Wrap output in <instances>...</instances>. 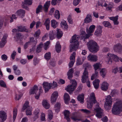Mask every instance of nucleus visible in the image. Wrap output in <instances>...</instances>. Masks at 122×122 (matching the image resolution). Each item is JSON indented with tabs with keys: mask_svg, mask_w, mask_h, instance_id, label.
Instances as JSON below:
<instances>
[{
	"mask_svg": "<svg viewBox=\"0 0 122 122\" xmlns=\"http://www.w3.org/2000/svg\"><path fill=\"white\" fill-rule=\"evenodd\" d=\"M95 103H96V104L95 105L94 109L95 111V109L97 108H101L99 106V103L97 102L96 100L94 93L92 92L90 95L89 101L87 104L88 108H92L93 104Z\"/></svg>",
	"mask_w": 122,
	"mask_h": 122,
	"instance_id": "1",
	"label": "nucleus"
},
{
	"mask_svg": "<svg viewBox=\"0 0 122 122\" xmlns=\"http://www.w3.org/2000/svg\"><path fill=\"white\" fill-rule=\"evenodd\" d=\"M70 42L71 44L70 45V51L72 52L78 48L79 45L78 41V37L77 35L75 34L72 37Z\"/></svg>",
	"mask_w": 122,
	"mask_h": 122,
	"instance_id": "2",
	"label": "nucleus"
},
{
	"mask_svg": "<svg viewBox=\"0 0 122 122\" xmlns=\"http://www.w3.org/2000/svg\"><path fill=\"white\" fill-rule=\"evenodd\" d=\"M122 111V102L118 101L115 103L112 110V112L114 115L119 114Z\"/></svg>",
	"mask_w": 122,
	"mask_h": 122,
	"instance_id": "3",
	"label": "nucleus"
},
{
	"mask_svg": "<svg viewBox=\"0 0 122 122\" xmlns=\"http://www.w3.org/2000/svg\"><path fill=\"white\" fill-rule=\"evenodd\" d=\"M87 46L89 51L91 52L96 53L99 50V46L97 43L92 40L88 42Z\"/></svg>",
	"mask_w": 122,
	"mask_h": 122,
	"instance_id": "4",
	"label": "nucleus"
},
{
	"mask_svg": "<svg viewBox=\"0 0 122 122\" xmlns=\"http://www.w3.org/2000/svg\"><path fill=\"white\" fill-rule=\"evenodd\" d=\"M86 69L85 68V70L83 72V75L81 77V81L83 83H84L86 82L87 86L89 87H90L91 86L88 77V72L86 70Z\"/></svg>",
	"mask_w": 122,
	"mask_h": 122,
	"instance_id": "5",
	"label": "nucleus"
},
{
	"mask_svg": "<svg viewBox=\"0 0 122 122\" xmlns=\"http://www.w3.org/2000/svg\"><path fill=\"white\" fill-rule=\"evenodd\" d=\"M106 102L105 103L104 107L105 109L107 110L110 109L112 103V99L110 96H108L106 98Z\"/></svg>",
	"mask_w": 122,
	"mask_h": 122,
	"instance_id": "6",
	"label": "nucleus"
},
{
	"mask_svg": "<svg viewBox=\"0 0 122 122\" xmlns=\"http://www.w3.org/2000/svg\"><path fill=\"white\" fill-rule=\"evenodd\" d=\"M77 83L75 80L73 81L71 84L68 85L66 89V91L68 92L69 93L71 94L72 93V92L76 87Z\"/></svg>",
	"mask_w": 122,
	"mask_h": 122,
	"instance_id": "7",
	"label": "nucleus"
},
{
	"mask_svg": "<svg viewBox=\"0 0 122 122\" xmlns=\"http://www.w3.org/2000/svg\"><path fill=\"white\" fill-rule=\"evenodd\" d=\"M107 59L109 63H111L112 60L117 61H118V57L116 55L108 53L107 55Z\"/></svg>",
	"mask_w": 122,
	"mask_h": 122,
	"instance_id": "8",
	"label": "nucleus"
},
{
	"mask_svg": "<svg viewBox=\"0 0 122 122\" xmlns=\"http://www.w3.org/2000/svg\"><path fill=\"white\" fill-rule=\"evenodd\" d=\"M113 49L115 52L120 54L122 52V46L120 43H117L114 45Z\"/></svg>",
	"mask_w": 122,
	"mask_h": 122,
	"instance_id": "9",
	"label": "nucleus"
},
{
	"mask_svg": "<svg viewBox=\"0 0 122 122\" xmlns=\"http://www.w3.org/2000/svg\"><path fill=\"white\" fill-rule=\"evenodd\" d=\"M95 111L96 113V116L99 118H102L103 114V110L101 108H97L95 109Z\"/></svg>",
	"mask_w": 122,
	"mask_h": 122,
	"instance_id": "10",
	"label": "nucleus"
},
{
	"mask_svg": "<svg viewBox=\"0 0 122 122\" xmlns=\"http://www.w3.org/2000/svg\"><path fill=\"white\" fill-rule=\"evenodd\" d=\"M43 85L44 89L45 92L46 93L50 90L51 87V84L47 82H45L43 84Z\"/></svg>",
	"mask_w": 122,
	"mask_h": 122,
	"instance_id": "11",
	"label": "nucleus"
},
{
	"mask_svg": "<svg viewBox=\"0 0 122 122\" xmlns=\"http://www.w3.org/2000/svg\"><path fill=\"white\" fill-rule=\"evenodd\" d=\"M58 94L57 92H55L52 93L51 96V101L52 103L56 102Z\"/></svg>",
	"mask_w": 122,
	"mask_h": 122,
	"instance_id": "12",
	"label": "nucleus"
},
{
	"mask_svg": "<svg viewBox=\"0 0 122 122\" xmlns=\"http://www.w3.org/2000/svg\"><path fill=\"white\" fill-rule=\"evenodd\" d=\"M32 2L30 0H25L24 1V4L22 5V7L24 9H25L27 10H28L29 8L28 7L25 5H31L32 4Z\"/></svg>",
	"mask_w": 122,
	"mask_h": 122,
	"instance_id": "13",
	"label": "nucleus"
},
{
	"mask_svg": "<svg viewBox=\"0 0 122 122\" xmlns=\"http://www.w3.org/2000/svg\"><path fill=\"white\" fill-rule=\"evenodd\" d=\"M7 35L6 34H5L3 36L0 43V48H1L3 47L5 45L6 42V39L7 37Z\"/></svg>",
	"mask_w": 122,
	"mask_h": 122,
	"instance_id": "14",
	"label": "nucleus"
},
{
	"mask_svg": "<svg viewBox=\"0 0 122 122\" xmlns=\"http://www.w3.org/2000/svg\"><path fill=\"white\" fill-rule=\"evenodd\" d=\"M25 11L23 9H20L17 11L16 14L20 17L22 18L25 16Z\"/></svg>",
	"mask_w": 122,
	"mask_h": 122,
	"instance_id": "15",
	"label": "nucleus"
},
{
	"mask_svg": "<svg viewBox=\"0 0 122 122\" xmlns=\"http://www.w3.org/2000/svg\"><path fill=\"white\" fill-rule=\"evenodd\" d=\"M7 117L6 113L5 111H0V118L1 119L2 122L6 120Z\"/></svg>",
	"mask_w": 122,
	"mask_h": 122,
	"instance_id": "16",
	"label": "nucleus"
},
{
	"mask_svg": "<svg viewBox=\"0 0 122 122\" xmlns=\"http://www.w3.org/2000/svg\"><path fill=\"white\" fill-rule=\"evenodd\" d=\"M102 27L101 26L99 25L97 26V29L95 31L94 33L95 35L97 36H98L99 35L101 34L102 32Z\"/></svg>",
	"mask_w": 122,
	"mask_h": 122,
	"instance_id": "17",
	"label": "nucleus"
},
{
	"mask_svg": "<svg viewBox=\"0 0 122 122\" xmlns=\"http://www.w3.org/2000/svg\"><path fill=\"white\" fill-rule=\"evenodd\" d=\"M64 113L65 116L64 118L66 119L68 122H69L70 121V119L69 118V114L70 112L68 110H65L63 112Z\"/></svg>",
	"mask_w": 122,
	"mask_h": 122,
	"instance_id": "18",
	"label": "nucleus"
},
{
	"mask_svg": "<svg viewBox=\"0 0 122 122\" xmlns=\"http://www.w3.org/2000/svg\"><path fill=\"white\" fill-rule=\"evenodd\" d=\"M51 1H47L44 5V10L45 12H47L50 5Z\"/></svg>",
	"mask_w": 122,
	"mask_h": 122,
	"instance_id": "19",
	"label": "nucleus"
},
{
	"mask_svg": "<svg viewBox=\"0 0 122 122\" xmlns=\"http://www.w3.org/2000/svg\"><path fill=\"white\" fill-rule=\"evenodd\" d=\"M18 30L19 31L23 32H29V30L25 26H18Z\"/></svg>",
	"mask_w": 122,
	"mask_h": 122,
	"instance_id": "20",
	"label": "nucleus"
},
{
	"mask_svg": "<svg viewBox=\"0 0 122 122\" xmlns=\"http://www.w3.org/2000/svg\"><path fill=\"white\" fill-rule=\"evenodd\" d=\"M74 71L73 69L71 68L69 70L67 73L68 79L70 80H71L73 76Z\"/></svg>",
	"mask_w": 122,
	"mask_h": 122,
	"instance_id": "21",
	"label": "nucleus"
},
{
	"mask_svg": "<svg viewBox=\"0 0 122 122\" xmlns=\"http://www.w3.org/2000/svg\"><path fill=\"white\" fill-rule=\"evenodd\" d=\"M88 60L91 61L95 62L97 61V56L89 54L87 57Z\"/></svg>",
	"mask_w": 122,
	"mask_h": 122,
	"instance_id": "22",
	"label": "nucleus"
},
{
	"mask_svg": "<svg viewBox=\"0 0 122 122\" xmlns=\"http://www.w3.org/2000/svg\"><path fill=\"white\" fill-rule=\"evenodd\" d=\"M56 32L55 30L50 31L49 33V36L51 40H53L55 38Z\"/></svg>",
	"mask_w": 122,
	"mask_h": 122,
	"instance_id": "23",
	"label": "nucleus"
},
{
	"mask_svg": "<svg viewBox=\"0 0 122 122\" xmlns=\"http://www.w3.org/2000/svg\"><path fill=\"white\" fill-rule=\"evenodd\" d=\"M38 91V88L37 86L36 85H35L31 89L29 92V93L30 95L32 94H34L36 93L35 92L37 91Z\"/></svg>",
	"mask_w": 122,
	"mask_h": 122,
	"instance_id": "24",
	"label": "nucleus"
},
{
	"mask_svg": "<svg viewBox=\"0 0 122 122\" xmlns=\"http://www.w3.org/2000/svg\"><path fill=\"white\" fill-rule=\"evenodd\" d=\"M109 84L107 82H103L102 83L101 87L102 89L104 91H106L108 88Z\"/></svg>",
	"mask_w": 122,
	"mask_h": 122,
	"instance_id": "25",
	"label": "nucleus"
},
{
	"mask_svg": "<svg viewBox=\"0 0 122 122\" xmlns=\"http://www.w3.org/2000/svg\"><path fill=\"white\" fill-rule=\"evenodd\" d=\"M64 98L65 103L66 104H68L70 100V97L69 95L66 93H65Z\"/></svg>",
	"mask_w": 122,
	"mask_h": 122,
	"instance_id": "26",
	"label": "nucleus"
},
{
	"mask_svg": "<svg viewBox=\"0 0 122 122\" xmlns=\"http://www.w3.org/2000/svg\"><path fill=\"white\" fill-rule=\"evenodd\" d=\"M100 80L98 79H96L93 82V84L94 87L96 89H97L99 87Z\"/></svg>",
	"mask_w": 122,
	"mask_h": 122,
	"instance_id": "27",
	"label": "nucleus"
},
{
	"mask_svg": "<svg viewBox=\"0 0 122 122\" xmlns=\"http://www.w3.org/2000/svg\"><path fill=\"white\" fill-rule=\"evenodd\" d=\"M56 51L58 53L60 52L61 51V46L59 41L57 42L55 46Z\"/></svg>",
	"mask_w": 122,
	"mask_h": 122,
	"instance_id": "28",
	"label": "nucleus"
},
{
	"mask_svg": "<svg viewBox=\"0 0 122 122\" xmlns=\"http://www.w3.org/2000/svg\"><path fill=\"white\" fill-rule=\"evenodd\" d=\"M56 30V36L57 37L58 39H60L62 36L63 34V33L60 29H57Z\"/></svg>",
	"mask_w": 122,
	"mask_h": 122,
	"instance_id": "29",
	"label": "nucleus"
},
{
	"mask_svg": "<svg viewBox=\"0 0 122 122\" xmlns=\"http://www.w3.org/2000/svg\"><path fill=\"white\" fill-rule=\"evenodd\" d=\"M42 104L44 107L46 109H48L50 107V105L46 100H44L42 102Z\"/></svg>",
	"mask_w": 122,
	"mask_h": 122,
	"instance_id": "30",
	"label": "nucleus"
},
{
	"mask_svg": "<svg viewBox=\"0 0 122 122\" xmlns=\"http://www.w3.org/2000/svg\"><path fill=\"white\" fill-rule=\"evenodd\" d=\"M43 43L42 42H41L40 44L37 46L36 50V52L39 53L41 52L43 46Z\"/></svg>",
	"mask_w": 122,
	"mask_h": 122,
	"instance_id": "31",
	"label": "nucleus"
},
{
	"mask_svg": "<svg viewBox=\"0 0 122 122\" xmlns=\"http://www.w3.org/2000/svg\"><path fill=\"white\" fill-rule=\"evenodd\" d=\"M50 21L49 19H46L44 23V25L46 27V29L48 30L49 29Z\"/></svg>",
	"mask_w": 122,
	"mask_h": 122,
	"instance_id": "32",
	"label": "nucleus"
},
{
	"mask_svg": "<svg viewBox=\"0 0 122 122\" xmlns=\"http://www.w3.org/2000/svg\"><path fill=\"white\" fill-rule=\"evenodd\" d=\"M84 95L82 94L79 95L77 97L78 100L81 103H83L84 102Z\"/></svg>",
	"mask_w": 122,
	"mask_h": 122,
	"instance_id": "33",
	"label": "nucleus"
},
{
	"mask_svg": "<svg viewBox=\"0 0 122 122\" xmlns=\"http://www.w3.org/2000/svg\"><path fill=\"white\" fill-rule=\"evenodd\" d=\"M58 23L54 20L51 21V26L54 28H56L58 26Z\"/></svg>",
	"mask_w": 122,
	"mask_h": 122,
	"instance_id": "34",
	"label": "nucleus"
},
{
	"mask_svg": "<svg viewBox=\"0 0 122 122\" xmlns=\"http://www.w3.org/2000/svg\"><path fill=\"white\" fill-rule=\"evenodd\" d=\"M85 22L86 23H88L92 21L91 15L89 14H87L84 20Z\"/></svg>",
	"mask_w": 122,
	"mask_h": 122,
	"instance_id": "35",
	"label": "nucleus"
},
{
	"mask_svg": "<svg viewBox=\"0 0 122 122\" xmlns=\"http://www.w3.org/2000/svg\"><path fill=\"white\" fill-rule=\"evenodd\" d=\"M17 112V110L16 108H15L13 111V120L14 122L16 117Z\"/></svg>",
	"mask_w": 122,
	"mask_h": 122,
	"instance_id": "36",
	"label": "nucleus"
},
{
	"mask_svg": "<svg viewBox=\"0 0 122 122\" xmlns=\"http://www.w3.org/2000/svg\"><path fill=\"white\" fill-rule=\"evenodd\" d=\"M102 24L105 27L111 28L112 26L111 23L108 21H104L102 22Z\"/></svg>",
	"mask_w": 122,
	"mask_h": 122,
	"instance_id": "37",
	"label": "nucleus"
},
{
	"mask_svg": "<svg viewBox=\"0 0 122 122\" xmlns=\"http://www.w3.org/2000/svg\"><path fill=\"white\" fill-rule=\"evenodd\" d=\"M95 29V25H92L90 26L89 28V30L87 31H88V32L92 33L94 32Z\"/></svg>",
	"mask_w": 122,
	"mask_h": 122,
	"instance_id": "38",
	"label": "nucleus"
},
{
	"mask_svg": "<svg viewBox=\"0 0 122 122\" xmlns=\"http://www.w3.org/2000/svg\"><path fill=\"white\" fill-rule=\"evenodd\" d=\"M32 108L30 107H29L26 108V114L27 115H31L32 114L31 111Z\"/></svg>",
	"mask_w": 122,
	"mask_h": 122,
	"instance_id": "39",
	"label": "nucleus"
},
{
	"mask_svg": "<svg viewBox=\"0 0 122 122\" xmlns=\"http://www.w3.org/2000/svg\"><path fill=\"white\" fill-rule=\"evenodd\" d=\"M29 102L28 101H25V103L22 109V111H24L29 107H30L29 106Z\"/></svg>",
	"mask_w": 122,
	"mask_h": 122,
	"instance_id": "40",
	"label": "nucleus"
},
{
	"mask_svg": "<svg viewBox=\"0 0 122 122\" xmlns=\"http://www.w3.org/2000/svg\"><path fill=\"white\" fill-rule=\"evenodd\" d=\"M106 73V70L105 69H102L100 72V75L103 78L105 77Z\"/></svg>",
	"mask_w": 122,
	"mask_h": 122,
	"instance_id": "41",
	"label": "nucleus"
},
{
	"mask_svg": "<svg viewBox=\"0 0 122 122\" xmlns=\"http://www.w3.org/2000/svg\"><path fill=\"white\" fill-rule=\"evenodd\" d=\"M51 57V53L50 52L46 53L44 56L45 59L47 60H49Z\"/></svg>",
	"mask_w": 122,
	"mask_h": 122,
	"instance_id": "42",
	"label": "nucleus"
},
{
	"mask_svg": "<svg viewBox=\"0 0 122 122\" xmlns=\"http://www.w3.org/2000/svg\"><path fill=\"white\" fill-rule=\"evenodd\" d=\"M60 15L59 11L57 10H56L54 14V17L56 19H59L60 18Z\"/></svg>",
	"mask_w": 122,
	"mask_h": 122,
	"instance_id": "43",
	"label": "nucleus"
},
{
	"mask_svg": "<svg viewBox=\"0 0 122 122\" xmlns=\"http://www.w3.org/2000/svg\"><path fill=\"white\" fill-rule=\"evenodd\" d=\"M100 65V64L99 63H96L93 65L95 71H96L97 70L99 69Z\"/></svg>",
	"mask_w": 122,
	"mask_h": 122,
	"instance_id": "44",
	"label": "nucleus"
},
{
	"mask_svg": "<svg viewBox=\"0 0 122 122\" xmlns=\"http://www.w3.org/2000/svg\"><path fill=\"white\" fill-rule=\"evenodd\" d=\"M42 6L41 5H39L36 9V13L37 14L41 11L42 10Z\"/></svg>",
	"mask_w": 122,
	"mask_h": 122,
	"instance_id": "45",
	"label": "nucleus"
},
{
	"mask_svg": "<svg viewBox=\"0 0 122 122\" xmlns=\"http://www.w3.org/2000/svg\"><path fill=\"white\" fill-rule=\"evenodd\" d=\"M61 104L59 102H57L55 104L54 107L55 108H56V111H59L60 108Z\"/></svg>",
	"mask_w": 122,
	"mask_h": 122,
	"instance_id": "46",
	"label": "nucleus"
},
{
	"mask_svg": "<svg viewBox=\"0 0 122 122\" xmlns=\"http://www.w3.org/2000/svg\"><path fill=\"white\" fill-rule=\"evenodd\" d=\"M41 32L40 30L39 29L36 31L34 34V36L35 37H36V39H38L39 37V35L40 34Z\"/></svg>",
	"mask_w": 122,
	"mask_h": 122,
	"instance_id": "47",
	"label": "nucleus"
},
{
	"mask_svg": "<svg viewBox=\"0 0 122 122\" xmlns=\"http://www.w3.org/2000/svg\"><path fill=\"white\" fill-rule=\"evenodd\" d=\"M98 72L97 71H95V73L93 74L91 78V80H93L95 78H97V75Z\"/></svg>",
	"mask_w": 122,
	"mask_h": 122,
	"instance_id": "48",
	"label": "nucleus"
},
{
	"mask_svg": "<svg viewBox=\"0 0 122 122\" xmlns=\"http://www.w3.org/2000/svg\"><path fill=\"white\" fill-rule=\"evenodd\" d=\"M30 40L28 42H30V43H31L34 44V45L35 46L37 43V42L36 41L34 40V38L33 37H30Z\"/></svg>",
	"mask_w": 122,
	"mask_h": 122,
	"instance_id": "49",
	"label": "nucleus"
},
{
	"mask_svg": "<svg viewBox=\"0 0 122 122\" xmlns=\"http://www.w3.org/2000/svg\"><path fill=\"white\" fill-rule=\"evenodd\" d=\"M67 20L69 23L70 24H72L73 23V20L71 15H69L68 16Z\"/></svg>",
	"mask_w": 122,
	"mask_h": 122,
	"instance_id": "50",
	"label": "nucleus"
},
{
	"mask_svg": "<svg viewBox=\"0 0 122 122\" xmlns=\"http://www.w3.org/2000/svg\"><path fill=\"white\" fill-rule=\"evenodd\" d=\"M0 86L4 88L7 87L6 85L5 82L2 80H0Z\"/></svg>",
	"mask_w": 122,
	"mask_h": 122,
	"instance_id": "51",
	"label": "nucleus"
},
{
	"mask_svg": "<svg viewBox=\"0 0 122 122\" xmlns=\"http://www.w3.org/2000/svg\"><path fill=\"white\" fill-rule=\"evenodd\" d=\"M117 92V91L116 90L114 89L112 91L111 93V95L112 97L115 96Z\"/></svg>",
	"mask_w": 122,
	"mask_h": 122,
	"instance_id": "52",
	"label": "nucleus"
},
{
	"mask_svg": "<svg viewBox=\"0 0 122 122\" xmlns=\"http://www.w3.org/2000/svg\"><path fill=\"white\" fill-rule=\"evenodd\" d=\"M76 54V53L75 52H74L71 54L70 56V60L71 61H75V55Z\"/></svg>",
	"mask_w": 122,
	"mask_h": 122,
	"instance_id": "53",
	"label": "nucleus"
},
{
	"mask_svg": "<svg viewBox=\"0 0 122 122\" xmlns=\"http://www.w3.org/2000/svg\"><path fill=\"white\" fill-rule=\"evenodd\" d=\"M118 16L117 15L115 17H110L109 18L110 20H112L114 22V21L118 20Z\"/></svg>",
	"mask_w": 122,
	"mask_h": 122,
	"instance_id": "54",
	"label": "nucleus"
},
{
	"mask_svg": "<svg viewBox=\"0 0 122 122\" xmlns=\"http://www.w3.org/2000/svg\"><path fill=\"white\" fill-rule=\"evenodd\" d=\"M83 63L80 58H78L76 62V64L77 66H79L82 64Z\"/></svg>",
	"mask_w": 122,
	"mask_h": 122,
	"instance_id": "55",
	"label": "nucleus"
},
{
	"mask_svg": "<svg viewBox=\"0 0 122 122\" xmlns=\"http://www.w3.org/2000/svg\"><path fill=\"white\" fill-rule=\"evenodd\" d=\"M50 64L53 67H54L56 66V62L54 60H51L50 62Z\"/></svg>",
	"mask_w": 122,
	"mask_h": 122,
	"instance_id": "56",
	"label": "nucleus"
},
{
	"mask_svg": "<svg viewBox=\"0 0 122 122\" xmlns=\"http://www.w3.org/2000/svg\"><path fill=\"white\" fill-rule=\"evenodd\" d=\"M23 94L22 93H20L19 94H16L15 95L16 100H19L20 97L22 96Z\"/></svg>",
	"mask_w": 122,
	"mask_h": 122,
	"instance_id": "57",
	"label": "nucleus"
},
{
	"mask_svg": "<svg viewBox=\"0 0 122 122\" xmlns=\"http://www.w3.org/2000/svg\"><path fill=\"white\" fill-rule=\"evenodd\" d=\"M39 61L37 60V58L36 57H34L33 59V64L34 66H36L38 64Z\"/></svg>",
	"mask_w": 122,
	"mask_h": 122,
	"instance_id": "58",
	"label": "nucleus"
},
{
	"mask_svg": "<svg viewBox=\"0 0 122 122\" xmlns=\"http://www.w3.org/2000/svg\"><path fill=\"white\" fill-rule=\"evenodd\" d=\"M15 37L18 40H20L22 38L21 34L19 33H16Z\"/></svg>",
	"mask_w": 122,
	"mask_h": 122,
	"instance_id": "59",
	"label": "nucleus"
},
{
	"mask_svg": "<svg viewBox=\"0 0 122 122\" xmlns=\"http://www.w3.org/2000/svg\"><path fill=\"white\" fill-rule=\"evenodd\" d=\"M16 53L15 51H14L11 54V58L13 60H14L15 58V57L16 55Z\"/></svg>",
	"mask_w": 122,
	"mask_h": 122,
	"instance_id": "60",
	"label": "nucleus"
},
{
	"mask_svg": "<svg viewBox=\"0 0 122 122\" xmlns=\"http://www.w3.org/2000/svg\"><path fill=\"white\" fill-rule=\"evenodd\" d=\"M80 0H74L73 3L74 5H77L79 4Z\"/></svg>",
	"mask_w": 122,
	"mask_h": 122,
	"instance_id": "61",
	"label": "nucleus"
},
{
	"mask_svg": "<svg viewBox=\"0 0 122 122\" xmlns=\"http://www.w3.org/2000/svg\"><path fill=\"white\" fill-rule=\"evenodd\" d=\"M41 90L40 89H39V91L38 92V94H37L36 93V95H35V98L36 99H38L40 97V92Z\"/></svg>",
	"mask_w": 122,
	"mask_h": 122,
	"instance_id": "62",
	"label": "nucleus"
},
{
	"mask_svg": "<svg viewBox=\"0 0 122 122\" xmlns=\"http://www.w3.org/2000/svg\"><path fill=\"white\" fill-rule=\"evenodd\" d=\"M71 119L75 121L76 122H77V121L78 122L81 120V119L78 118L76 117H71Z\"/></svg>",
	"mask_w": 122,
	"mask_h": 122,
	"instance_id": "63",
	"label": "nucleus"
},
{
	"mask_svg": "<svg viewBox=\"0 0 122 122\" xmlns=\"http://www.w3.org/2000/svg\"><path fill=\"white\" fill-rule=\"evenodd\" d=\"M27 62V60L26 59H22L20 61V62L22 65H25Z\"/></svg>",
	"mask_w": 122,
	"mask_h": 122,
	"instance_id": "64",
	"label": "nucleus"
}]
</instances>
